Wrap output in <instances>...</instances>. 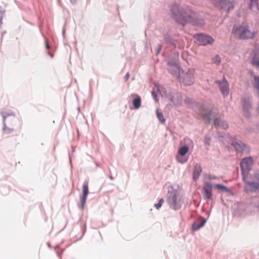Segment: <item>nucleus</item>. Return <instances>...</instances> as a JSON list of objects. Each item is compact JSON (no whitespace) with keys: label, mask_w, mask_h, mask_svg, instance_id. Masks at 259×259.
<instances>
[{"label":"nucleus","mask_w":259,"mask_h":259,"mask_svg":"<svg viewBox=\"0 0 259 259\" xmlns=\"http://www.w3.org/2000/svg\"><path fill=\"white\" fill-rule=\"evenodd\" d=\"M189 147L187 145L182 146L179 150V154L182 156H185L186 154L188 152Z\"/></svg>","instance_id":"obj_27"},{"label":"nucleus","mask_w":259,"mask_h":259,"mask_svg":"<svg viewBox=\"0 0 259 259\" xmlns=\"http://www.w3.org/2000/svg\"><path fill=\"white\" fill-rule=\"evenodd\" d=\"M213 186L214 188L217 189L218 190H221L223 192H229L230 190L228 188H227L226 186L220 184H217L213 185Z\"/></svg>","instance_id":"obj_26"},{"label":"nucleus","mask_w":259,"mask_h":259,"mask_svg":"<svg viewBox=\"0 0 259 259\" xmlns=\"http://www.w3.org/2000/svg\"><path fill=\"white\" fill-rule=\"evenodd\" d=\"M169 9L176 21L183 26L187 22L199 27H202L205 24L203 18L192 11L188 6H182L174 3L169 6Z\"/></svg>","instance_id":"obj_1"},{"label":"nucleus","mask_w":259,"mask_h":259,"mask_svg":"<svg viewBox=\"0 0 259 259\" xmlns=\"http://www.w3.org/2000/svg\"><path fill=\"white\" fill-rule=\"evenodd\" d=\"M201 172L202 168L201 165L199 164H196L193 170V178L194 181H197L198 179Z\"/></svg>","instance_id":"obj_20"},{"label":"nucleus","mask_w":259,"mask_h":259,"mask_svg":"<svg viewBox=\"0 0 259 259\" xmlns=\"http://www.w3.org/2000/svg\"><path fill=\"white\" fill-rule=\"evenodd\" d=\"M129 76H130V73H127L125 75L126 79H127L129 78Z\"/></svg>","instance_id":"obj_39"},{"label":"nucleus","mask_w":259,"mask_h":259,"mask_svg":"<svg viewBox=\"0 0 259 259\" xmlns=\"http://www.w3.org/2000/svg\"><path fill=\"white\" fill-rule=\"evenodd\" d=\"M254 0H251L252 2H253Z\"/></svg>","instance_id":"obj_45"},{"label":"nucleus","mask_w":259,"mask_h":259,"mask_svg":"<svg viewBox=\"0 0 259 259\" xmlns=\"http://www.w3.org/2000/svg\"><path fill=\"white\" fill-rule=\"evenodd\" d=\"M177 160L181 163L183 164L188 160V158L185 156L178 154L177 157Z\"/></svg>","instance_id":"obj_29"},{"label":"nucleus","mask_w":259,"mask_h":259,"mask_svg":"<svg viewBox=\"0 0 259 259\" xmlns=\"http://www.w3.org/2000/svg\"><path fill=\"white\" fill-rule=\"evenodd\" d=\"M76 0H70V2L72 3V4H75L76 3Z\"/></svg>","instance_id":"obj_40"},{"label":"nucleus","mask_w":259,"mask_h":259,"mask_svg":"<svg viewBox=\"0 0 259 259\" xmlns=\"http://www.w3.org/2000/svg\"><path fill=\"white\" fill-rule=\"evenodd\" d=\"M167 202L170 208L177 210L181 208L184 200L180 192L171 187L168 191Z\"/></svg>","instance_id":"obj_3"},{"label":"nucleus","mask_w":259,"mask_h":259,"mask_svg":"<svg viewBox=\"0 0 259 259\" xmlns=\"http://www.w3.org/2000/svg\"><path fill=\"white\" fill-rule=\"evenodd\" d=\"M202 189V194L203 199L207 201H209L212 197V188L213 185L211 182H205Z\"/></svg>","instance_id":"obj_7"},{"label":"nucleus","mask_w":259,"mask_h":259,"mask_svg":"<svg viewBox=\"0 0 259 259\" xmlns=\"http://www.w3.org/2000/svg\"><path fill=\"white\" fill-rule=\"evenodd\" d=\"M64 33H65V31H64V30H63V33L64 34Z\"/></svg>","instance_id":"obj_43"},{"label":"nucleus","mask_w":259,"mask_h":259,"mask_svg":"<svg viewBox=\"0 0 259 259\" xmlns=\"http://www.w3.org/2000/svg\"><path fill=\"white\" fill-rule=\"evenodd\" d=\"M163 202L164 199L163 198L160 199L159 202L155 204V206L156 208V209H159L161 207Z\"/></svg>","instance_id":"obj_33"},{"label":"nucleus","mask_w":259,"mask_h":259,"mask_svg":"<svg viewBox=\"0 0 259 259\" xmlns=\"http://www.w3.org/2000/svg\"><path fill=\"white\" fill-rule=\"evenodd\" d=\"M210 140H211V139H210V137H205V140H204V143H205V144L207 145V146H209L210 144Z\"/></svg>","instance_id":"obj_34"},{"label":"nucleus","mask_w":259,"mask_h":259,"mask_svg":"<svg viewBox=\"0 0 259 259\" xmlns=\"http://www.w3.org/2000/svg\"><path fill=\"white\" fill-rule=\"evenodd\" d=\"M164 41L174 48H182L184 47V40L182 39H174L167 34L164 35Z\"/></svg>","instance_id":"obj_12"},{"label":"nucleus","mask_w":259,"mask_h":259,"mask_svg":"<svg viewBox=\"0 0 259 259\" xmlns=\"http://www.w3.org/2000/svg\"><path fill=\"white\" fill-rule=\"evenodd\" d=\"M213 3L216 7H220L222 9L227 10L228 12L234 8V0H219L218 2L213 0Z\"/></svg>","instance_id":"obj_8"},{"label":"nucleus","mask_w":259,"mask_h":259,"mask_svg":"<svg viewBox=\"0 0 259 259\" xmlns=\"http://www.w3.org/2000/svg\"><path fill=\"white\" fill-rule=\"evenodd\" d=\"M4 132L6 134H9V133H10L12 132V130H11L10 128H8L7 127V126H6V128H5V131H4L3 130Z\"/></svg>","instance_id":"obj_35"},{"label":"nucleus","mask_w":259,"mask_h":259,"mask_svg":"<svg viewBox=\"0 0 259 259\" xmlns=\"http://www.w3.org/2000/svg\"><path fill=\"white\" fill-rule=\"evenodd\" d=\"M206 220L202 217L195 221L192 224L193 231H196L202 227L205 224Z\"/></svg>","instance_id":"obj_18"},{"label":"nucleus","mask_w":259,"mask_h":259,"mask_svg":"<svg viewBox=\"0 0 259 259\" xmlns=\"http://www.w3.org/2000/svg\"><path fill=\"white\" fill-rule=\"evenodd\" d=\"M232 32L235 35L242 39L252 38L253 37V33L249 29L247 26L235 25Z\"/></svg>","instance_id":"obj_5"},{"label":"nucleus","mask_w":259,"mask_h":259,"mask_svg":"<svg viewBox=\"0 0 259 259\" xmlns=\"http://www.w3.org/2000/svg\"><path fill=\"white\" fill-rule=\"evenodd\" d=\"M1 114L3 116V124H4V126H3V130L5 131V128H6V119L7 118V116H10V115H12L13 114L12 113H11V112H5L4 111H3L1 112Z\"/></svg>","instance_id":"obj_28"},{"label":"nucleus","mask_w":259,"mask_h":259,"mask_svg":"<svg viewBox=\"0 0 259 259\" xmlns=\"http://www.w3.org/2000/svg\"><path fill=\"white\" fill-rule=\"evenodd\" d=\"M48 245L49 247H50V244L49 243L48 244Z\"/></svg>","instance_id":"obj_44"},{"label":"nucleus","mask_w":259,"mask_h":259,"mask_svg":"<svg viewBox=\"0 0 259 259\" xmlns=\"http://www.w3.org/2000/svg\"><path fill=\"white\" fill-rule=\"evenodd\" d=\"M252 63L256 67H259V57L255 56L252 60Z\"/></svg>","instance_id":"obj_32"},{"label":"nucleus","mask_w":259,"mask_h":259,"mask_svg":"<svg viewBox=\"0 0 259 259\" xmlns=\"http://www.w3.org/2000/svg\"><path fill=\"white\" fill-rule=\"evenodd\" d=\"M213 124L215 127L221 128L224 130H226L229 127L228 123L225 121L222 120L219 118L215 119Z\"/></svg>","instance_id":"obj_19"},{"label":"nucleus","mask_w":259,"mask_h":259,"mask_svg":"<svg viewBox=\"0 0 259 259\" xmlns=\"http://www.w3.org/2000/svg\"><path fill=\"white\" fill-rule=\"evenodd\" d=\"M194 37L199 41L200 44L203 46L211 45L214 41L213 38L210 36L203 33L196 34L194 36Z\"/></svg>","instance_id":"obj_10"},{"label":"nucleus","mask_w":259,"mask_h":259,"mask_svg":"<svg viewBox=\"0 0 259 259\" xmlns=\"http://www.w3.org/2000/svg\"><path fill=\"white\" fill-rule=\"evenodd\" d=\"M232 146L238 152H244L247 153L249 152V148L242 141L239 140H233L232 141Z\"/></svg>","instance_id":"obj_11"},{"label":"nucleus","mask_w":259,"mask_h":259,"mask_svg":"<svg viewBox=\"0 0 259 259\" xmlns=\"http://www.w3.org/2000/svg\"><path fill=\"white\" fill-rule=\"evenodd\" d=\"M179 53H175L172 56L169 57L168 58V62H176L177 65H179L178 59H179Z\"/></svg>","instance_id":"obj_25"},{"label":"nucleus","mask_w":259,"mask_h":259,"mask_svg":"<svg viewBox=\"0 0 259 259\" xmlns=\"http://www.w3.org/2000/svg\"><path fill=\"white\" fill-rule=\"evenodd\" d=\"M168 70L174 76L179 78L180 75V66L177 65L176 62H168Z\"/></svg>","instance_id":"obj_15"},{"label":"nucleus","mask_w":259,"mask_h":259,"mask_svg":"<svg viewBox=\"0 0 259 259\" xmlns=\"http://www.w3.org/2000/svg\"><path fill=\"white\" fill-rule=\"evenodd\" d=\"M236 213L240 217H245L247 214L245 206L242 204L239 205Z\"/></svg>","instance_id":"obj_23"},{"label":"nucleus","mask_w":259,"mask_h":259,"mask_svg":"<svg viewBox=\"0 0 259 259\" xmlns=\"http://www.w3.org/2000/svg\"><path fill=\"white\" fill-rule=\"evenodd\" d=\"M132 96L135 97L133 102L134 108L135 109H139L141 106V97L136 94L132 95Z\"/></svg>","instance_id":"obj_21"},{"label":"nucleus","mask_w":259,"mask_h":259,"mask_svg":"<svg viewBox=\"0 0 259 259\" xmlns=\"http://www.w3.org/2000/svg\"><path fill=\"white\" fill-rule=\"evenodd\" d=\"M162 45H159L158 48H157V53L156 54L158 55V54H159L160 51L162 49Z\"/></svg>","instance_id":"obj_36"},{"label":"nucleus","mask_w":259,"mask_h":259,"mask_svg":"<svg viewBox=\"0 0 259 259\" xmlns=\"http://www.w3.org/2000/svg\"><path fill=\"white\" fill-rule=\"evenodd\" d=\"M194 72L195 69L193 68L189 69L184 77L181 76L179 77L180 81L183 82L186 85H190L194 82Z\"/></svg>","instance_id":"obj_9"},{"label":"nucleus","mask_w":259,"mask_h":259,"mask_svg":"<svg viewBox=\"0 0 259 259\" xmlns=\"http://www.w3.org/2000/svg\"><path fill=\"white\" fill-rule=\"evenodd\" d=\"M213 63L219 65L221 63V58L219 55H216L212 60Z\"/></svg>","instance_id":"obj_31"},{"label":"nucleus","mask_w":259,"mask_h":259,"mask_svg":"<svg viewBox=\"0 0 259 259\" xmlns=\"http://www.w3.org/2000/svg\"><path fill=\"white\" fill-rule=\"evenodd\" d=\"M251 108V102L246 99H243V112L244 115L249 117L250 116V110Z\"/></svg>","instance_id":"obj_16"},{"label":"nucleus","mask_w":259,"mask_h":259,"mask_svg":"<svg viewBox=\"0 0 259 259\" xmlns=\"http://www.w3.org/2000/svg\"><path fill=\"white\" fill-rule=\"evenodd\" d=\"M253 164V159L251 157H246L242 159L240 163L242 178L247 177Z\"/></svg>","instance_id":"obj_6"},{"label":"nucleus","mask_w":259,"mask_h":259,"mask_svg":"<svg viewBox=\"0 0 259 259\" xmlns=\"http://www.w3.org/2000/svg\"><path fill=\"white\" fill-rule=\"evenodd\" d=\"M245 183L244 189L247 192H256L259 190V171L250 175L249 178H243Z\"/></svg>","instance_id":"obj_4"},{"label":"nucleus","mask_w":259,"mask_h":259,"mask_svg":"<svg viewBox=\"0 0 259 259\" xmlns=\"http://www.w3.org/2000/svg\"><path fill=\"white\" fill-rule=\"evenodd\" d=\"M220 178L214 175H211L210 174H205L204 175L203 183L206 181L207 182H210V181H219Z\"/></svg>","instance_id":"obj_22"},{"label":"nucleus","mask_w":259,"mask_h":259,"mask_svg":"<svg viewBox=\"0 0 259 259\" xmlns=\"http://www.w3.org/2000/svg\"><path fill=\"white\" fill-rule=\"evenodd\" d=\"M110 179H112V180L113 179L112 177H110Z\"/></svg>","instance_id":"obj_42"},{"label":"nucleus","mask_w":259,"mask_h":259,"mask_svg":"<svg viewBox=\"0 0 259 259\" xmlns=\"http://www.w3.org/2000/svg\"><path fill=\"white\" fill-rule=\"evenodd\" d=\"M185 141H188V142H189L190 143L192 142V141L189 139H185Z\"/></svg>","instance_id":"obj_41"},{"label":"nucleus","mask_w":259,"mask_h":259,"mask_svg":"<svg viewBox=\"0 0 259 259\" xmlns=\"http://www.w3.org/2000/svg\"><path fill=\"white\" fill-rule=\"evenodd\" d=\"M89 193V187L87 184H84L82 187V195L80 198V205L83 208L85 205L88 194Z\"/></svg>","instance_id":"obj_17"},{"label":"nucleus","mask_w":259,"mask_h":259,"mask_svg":"<svg viewBox=\"0 0 259 259\" xmlns=\"http://www.w3.org/2000/svg\"><path fill=\"white\" fill-rule=\"evenodd\" d=\"M2 17H3V14L0 12V25L2 24Z\"/></svg>","instance_id":"obj_37"},{"label":"nucleus","mask_w":259,"mask_h":259,"mask_svg":"<svg viewBox=\"0 0 259 259\" xmlns=\"http://www.w3.org/2000/svg\"><path fill=\"white\" fill-rule=\"evenodd\" d=\"M46 48L47 49H49L50 48V46L47 42V41H46Z\"/></svg>","instance_id":"obj_38"},{"label":"nucleus","mask_w":259,"mask_h":259,"mask_svg":"<svg viewBox=\"0 0 259 259\" xmlns=\"http://www.w3.org/2000/svg\"><path fill=\"white\" fill-rule=\"evenodd\" d=\"M157 116L160 122L164 123L165 119L163 117V114L161 112H159L158 110H157Z\"/></svg>","instance_id":"obj_30"},{"label":"nucleus","mask_w":259,"mask_h":259,"mask_svg":"<svg viewBox=\"0 0 259 259\" xmlns=\"http://www.w3.org/2000/svg\"><path fill=\"white\" fill-rule=\"evenodd\" d=\"M251 205L256 209V211L259 213V197H256L252 198Z\"/></svg>","instance_id":"obj_24"},{"label":"nucleus","mask_w":259,"mask_h":259,"mask_svg":"<svg viewBox=\"0 0 259 259\" xmlns=\"http://www.w3.org/2000/svg\"><path fill=\"white\" fill-rule=\"evenodd\" d=\"M152 94L155 101L158 100L157 96L159 94L162 97L167 98L175 106H179L182 102V97L180 94L178 93H172L170 89L165 88L159 84H156L153 88Z\"/></svg>","instance_id":"obj_2"},{"label":"nucleus","mask_w":259,"mask_h":259,"mask_svg":"<svg viewBox=\"0 0 259 259\" xmlns=\"http://www.w3.org/2000/svg\"><path fill=\"white\" fill-rule=\"evenodd\" d=\"M215 83L219 84L221 92L222 95L224 97L227 96L229 93V88L228 82L225 77L224 76L223 80H215Z\"/></svg>","instance_id":"obj_13"},{"label":"nucleus","mask_w":259,"mask_h":259,"mask_svg":"<svg viewBox=\"0 0 259 259\" xmlns=\"http://www.w3.org/2000/svg\"><path fill=\"white\" fill-rule=\"evenodd\" d=\"M216 114V111L213 110L206 109L203 107L201 114L203 120L206 122H209L210 119Z\"/></svg>","instance_id":"obj_14"}]
</instances>
